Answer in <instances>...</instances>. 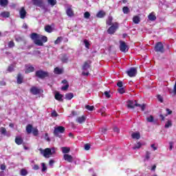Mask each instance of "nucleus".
Wrapping results in <instances>:
<instances>
[{
  "instance_id": "8",
  "label": "nucleus",
  "mask_w": 176,
  "mask_h": 176,
  "mask_svg": "<svg viewBox=\"0 0 176 176\" xmlns=\"http://www.w3.org/2000/svg\"><path fill=\"white\" fill-rule=\"evenodd\" d=\"M126 72L128 76H129L130 78H134V76L137 75V68L131 67L129 69H128Z\"/></svg>"
},
{
  "instance_id": "47",
  "label": "nucleus",
  "mask_w": 176,
  "mask_h": 176,
  "mask_svg": "<svg viewBox=\"0 0 176 176\" xmlns=\"http://www.w3.org/2000/svg\"><path fill=\"white\" fill-rule=\"evenodd\" d=\"M85 108L88 111H94V106L87 105V106H85Z\"/></svg>"
},
{
  "instance_id": "58",
  "label": "nucleus",
  "mask_w": 176,
  "mask_h": 176,
  "mask_svg": "<svg viewBox=\"0 0 176 176\" xmlns=\"http://www.w3.org/2000/svg\"><path fill=\"white\" fill-rule=\"evenodd\" d=\"M167 114L165 115V116H167V115H171L173 113V111L170 110V109H166Z\"/></svg>"
},
{
  "instance_id": "22",
  "label": "nucleus",
  "mask_w": 176,
  "mask_h": 176,
  "mask_svg": "<svg viewBox=\"0 0 176 176\" xmlns=\"http://www.w3.org/2000/svg\"><path fill=\"white\" fill-rule=\"evenodd\" d=\"M55 99L57 100L58 101L63 102V95L60 94V93H56L55 94Z\"/></svg>"
},
{
  "instance_id": "48",
  "label": "nucleus",
  "mask_w": 176,
  "mask_h": 176,
  "mask_svg": "<svg viewBox=\"0 0 176 176\" xmlns=\"http://www.w3.org/2000/svg\"><path fill=\"white\" fill-rule=\"evenodd\" d=\"M61 41H63V38L58 37L57 39L54 42L55 45H58V43H60V42H61Z\"/></svg>"
},
{
  "instance_id": "33",
  "label": "nucleus",
  "mask_w": 176,
  "mask_h": 176,
  "mask_svg": "<svg viewBox=\"0 0 176 176\" xmlns=\"http://www.w3.org/2000/svg\"><path fill=\"white\" fill-rule=\"evenodd\" d=\"M1 16L4 18H8L10 16V13H9V12H3L1 13Z\"/></svg>"
},
{
  "instance_id": "43",
  "label": "nucleus",
  "mask_w": 176,
  "mask_h": 176,
  "mask_svg": "<svg viewBox=\"0 0 176 176\" xmlns=\"http://www.w3.org/2000/svg\"><path fill=\"white\" fill-rule=\"evenodd\" d=\"M112 20H113V18L111 16H109L108 19L107 20V24L108 25H112Z\"/></svg>"
},
{
  "instance_id": "55",
  "label": "nucleus",
  "mask_w": 176,
  "mask_h": 176,
  "mask_svg": "<svg viewBox=\"0 0 176 176\" xmlns=\"http://www.w3.org/2000/svg\"><path fill=\"white\" fill-rule=\"evenodd\" d=\"M104 94L105 97H107V98H111V94H109V92L106 91H104Z\"/></svg>"
},
{
  "instance_id": "14",
  "label": "nucleus",
  "mask_w": 176,
  "mask_h": 176,
  "mask_svg": "<svg viewBox=\"0 0 176 176\" xmlns=\"http://www.w3.org/2000/svg\"><path fill=\"white\" fill-rule=\"evenodd\" d=\"M63 159L66 160V162H68L69 163H72V162H74V157L72 155H69V154H65L63 155Z\"/></svg>"
},
{
  "instance_id": "23",
  "label": "nucleus",
  "mask_w": 176,
  "mask_h": 176,
  "mask_svg": "<svg viewBox=\"0 0 176 176\" xmlns=\"http://www.w3.org/2000/svg\"><path fill=\"white\" fill-rule=\"evenodd\" d=\"M66 13L69 17H72V16H74V11L71 8L67 9Z\"/></svg>"
},
{
  "instance_id": "59",
  "label": "nucleus",
  "mask_w": 176,
  "mask_h": 176,
  "mask_svg": "<svg viewBox=\"0 0 176 176\" xmlns=\"http://www.w3.org/2000/svg\"><path fill=\"white\" fill-rule=\"evenodd\" d=\"M45 138L47 141L50 142V138H49V135L47 134V133H45Z\"/></svg>"
},
{
  "instance_id": "46",
  "label": "nucleus",
  "mask_w": 176,
  "mask_h": 176,
  "mask_svg": "<svg viewBox=\"0 0 176 176\" xmlns=\"http://www.w3.org/2000/svg\"><path fill=\"white\" fill-rule=\"evenodd\" d=\"M0 133L3 135H6V129H5L4 127H1L0 129Z\"/></svg>"
},
{
  "instance_id": "10",
  "label": "nucleus",
  "mask_w": 176,
  "mask_h": 176,
  "mask_svg": "<svg viewBox=\"0 0 176 176\" xmlns=\"http://www.w3.org/2000/svg\"><path fill=\"white\" fill-rule=\"evenodd\" d=\"M30 91L31 94H33V96H36L38 94H41V91H42V90L35 86H33L30 88Z\"/></svg>"
},
{
  "instance_id": "25",
  "label": "nucleus",
  "mask_w": 176,
  "mask_h": 176,
  "mask_svg": "<svg viewBox=\"0 0 176 176\" xmlns=\"http://www.w3.org/2000/svg\"><path fill=\"white\" fill-rule=\"evenodd\" d=\"M148 20H150V21H155V20H156V16H155L153 13L149 14V15L148 16Z\"/></svg>"
},
{
  "instance_id": "53",
  "label": "nucleus",
  "mask_w": 176,
  "mask_h": 176,
  "mask_svg": "<svg viewBox=\"0 0 176 176\" xmlns=\"http://www.w3.org/2000/svg\"><path fill=\"white\" fill-rule=\"evenodd\" d=\"M105 111H107V109H105L104 107L100 109L101 115L102 116H105Z\"/></svg>"
},
{
  "instance_id": "9",
  "label": "nucleus",
  "mask_w": 176,
  "mask_h": 176,
  "mask_svg": "<svg viewBox=\"0 0 176 176\" xmlns=\"http://www.w3.org/2000/svg\"><path fill=\"white\" fill-rule=\"evenodd\" d=\"M118 27H119V25H118V23H115L108 29L107 30L108 34H115Z\"/></svg>"
},
{
  "instance_id": "30",
  "label": "nucleus",
  "mask_w": 176,
  "mask_h": 176,
  "mask_svg": "<svg viewBox=\"0 0 176 176\" xmlns=\"http://www.w3.org/2000/svg\"><path fill=\"white\" fill-rule=\"evenodd\" d=\"M151 152L149 151H146V155H145V159H144V162H148V160H149V159H151Z\"/></svg>"
},
{
  "instance_id": "44",
  "label": "nucleus",
  "mask_w": 176,
  "mask_h": 176,
  "mask_svg": "<svg viewBox=\"0 0 176 176\" xmlns=\"http://www.w3.org/2000/svg\"><path fill=\"white\" fill-rule=\"evenodd\" d=\"M84 44L85 45V47H87V49H90V43H89V41L87 40H84Z\"/></svg>"
},
{
  "instance_id": "29",
  "label": "nucleus",
  "mask_w": 176,
  "mask_h": 176,
  "mask_svg": "<svg viewBox=\"0 0 176 176\" xmlns=\"http://www.w3.org/2000/svg\"><path fill=\"white\" fill-rule=\"evenodd\" d=\"M9 1L8 0H0L1 6H8Z\"/></svg>"
},
{
  "instance_id": "4",
  "label": "nucleus",
  "mask_w": 176,
  "mask_h": 176,
  "mask_svg": "<svg viewBox=\"0 0 176 176\" xmlns=\"http://www.w3.org/2000/svg\"><path fill=\"white\" fill-rule=\"evenodd\" d=\"M32 3L34 6H38V8H41L45 12H47V7L45 6V2L43 0H32Z\"/></svg>"
},
{
  "instance_id": "27",
  "label": "nucleus",
  "mask_w": 176,
  "mask_h": 176,
  "mask_svg": "<svg viewBox=\"0 0 176 176\" xmlns=\"http://www.w3.org/2000/svg\"><path fill=\"white\" fill-rule=\"evenodd\" d=\"M60 60L63 63H68V56L66 54H63Z\"/></svg>"
},
{
  "instance_id": "24",
  "label": "nucleus",
  "mask_w": 176,
  "mask_h": 176,
  "mask_svg": "<svg viewBox=\"0 0 176 176\" xmlns=\"http://www.w3.org/2000/svg\"><path fill=\"white\" fill-rule=\"evenodd\" d=\"M133 21L135 24H139L140 21H141V19L138 16H135L133 18Z\"/></svg>"
},
{
  "instance_id": "40",
  "label": "nucleus",
  "mask_w": 176,
  "mask_h": 176,
  "mask_svg": "<svg viewBox=\"0 0 176 176\" xmlns=\"http://www.w3.org/2000/svg\"><path fill=\"white\" fill-rule=\"evenodd\" d=\"M153 120H155V118H153V116H150L149 117L146 118V121L148 122L149 123L153 122Z\"/></svg>"
},
{
  "instance_id": "42",
  "label": "nucleus",
  "mask_w": 176,
  "mask_h": 176,
  "mask_svg": "<svg viewBox=\"0 0 176 176\" xmlns=\"http://www.w3.org/2000/svg\"><path fill=\"white\" fill-rule=\"evenodd\" d=\"M45 31L46 32H49V33H50V32H52V26H50V25H46L45 27Z\"/></svg>"
},
{
  "instance_id": "19",
  "label": "nucleus",
  "mask_w": 176,
  "mask_h": 176,
  "mask_svg": "<svg viewBox=\"0 0 176 176\" xmlns=\"http://www.w3.org/2000/svg\"><path fill=\"white\" fill-rule=\"evenodd\" d=\"M33 129H34V127L30 124L26 126V131L28 134H31V133H32Z\"/></svg>"
},
{
  "instance_id": "34",
  "label": "nucleus",
  "mask_w": 176,
  "mask_h": 176,
  "mask_svg": "<svg viewBox=\"0 0 176 176\" xmlns=\"http://www.w3.org/2000/svg\"><path fill=\"white\" fill-rule=\"evenodd\" d=\"M141 146H142V144L140 142H138L136 144H135V146L133 147V149L135 150V149H140V148H141Z\"/></svg>"
},
{
  "instance_id": "15",
  "label": "nucleus",
  "mask_w": 176,
  "mask_h": 176,
  "mask_svg": "<svg viewBox=\"0 0 176 176\" xmlns=\"http://www.w3.org/2000/svg\"><path fill=\"white\" fill-rule=\"evenodd\" d=\"M107 13H105V11L104 10H100L96 14V17L98 19H104Z\"/></svg>"
},
{
  "instance_id": "49",
  "label": "nucleus",
  "mask_w": 176,
  "mask_h": 176,
  "mask_svg": "<svg viewBox=\"0 0 176 176\" xmlns=\"http://www.w3.org/2000/svg\"><path fill=\"white\" fill-rule=\"evenodd\" d=\"M85 19H90V12H86L84 13Z\"/></svg>"
},
{
  "instance_id": "18",
  "label": "nucleus",
  "mask_w": 176,
  "mask_h": 176,
  "mask_svg": "<svg viewBox=\"0 0 176 176\" xmlns=\"http://www.w3.org/2000/svg\"><path fill=\"white\" fill-rule=\"evenodd\" d=\"M23 79H24V76H23V75L21 74H19L17 75V79H16V82H17L18 85H21L23 83Z\"/></svg>"
},
{
  "instance_id": "51",
  "label": "nucleus",
  "mask_w": 176,
  "mask_h": 176,
  "mask_svg": "<svg viewBox=\"0 0 176 176\" xmlns=\"http://www.w3.org/2000/svg\"><path fill=\"white\" fill-rule=\"evenodd\" d=\"M42 166V171H46V170H47V167H46V164L45 163H42L41 164Z\"/></svg>"
},
{
  "instance_id": "50",
  "label": "nucleus",
  "mask_w": 176,
  "mask_h": 176,
  "mask_svg": "<svg viewBox=\"0 0 176 176\" xmlns=\"http://www.w3.org/2000/svg\"><path fill=\"white\" fill-rule=\"evenodd\" d=\"M125 92L126 91H124V88L121 87L118 89V93H120V94H124Z\"/></svg>"
},
{
  "instance_id": "56",
  "label": "nucleus",
  "mask_w": 176,
  "mask_h": 176,
  "mask_svg": "<svg viewBox=\"0 0 176 176\" xmlns=\"http://www.w3.org/2000/svg\"><path fill=\"white\" fill-rule=\"evenodd\" d=\"M85 151H90V144H86L85 145Z\"/></svg>"
},
{
  "instance_id": "60",
  "label": "nucleus",
  "mask_w": 176,
  "mask_h": 176,
  "mask_svg": "<svg viewBox=\"0 0 176 176\" xmlns=\"http://www.w3.org/2000/svg\"><path fill=\"white\" fill-rule=\"evenodd\" d=\"M157 98H158V101H160V102H163V97H162V96L158 95Z\"/></svg>"
},
{
  "instance_id": "52",
  "label": "nucleus",
  "mask_w": 176,
  "mask_h": 176,
  "mask_svg": "<svg viewBox=\"0 0 176 176\" xmlns=\"http://www.w3.org/2000/svg\"><path fill=\"white\" fill-rule=\"evenodd\" d=\"M8 47H10V48L14 47V42L10 41L8 43Z\"/></svg>"
},
{
  "instance_id": "54",
  "label": "nucleus",
  "mask_w": 176,
  "mask_h": 176,
  "mask_svg": "<svg viewBox=\"0 0 176 176\" xmlns=\"http://www.w3.org/2000/svg\"><path fill=\"white\" fill-rule=\"evenodd\" d=\"M117 86H118V87H120V88L123 87V82H122V81H118V82H117Z\"/></svg>"
},
{
  "instance_id": "39",
  "label": "nucleus",
  "mask_w": 176,
  "mask_h": 176,
  "mask_svg": "<svg viewBox=\"0 0 176 176\" xmlns=\"http://www.w3.org/2000/svg\"><path fill=\"white\" fill-rule=\"evenodd\" d=\"M15 41H16V42H23V41H24V37H21L19 36H15Z\"/></svg>"
},
{
  "instance_id": "41",
  "label": "nucleus",
  "mask_w": 176,
  "mask_h": 176,
  "mask_svg": "<svg viewBox=\"0 0 176 176\" xmlns=\"http://www.w3.org/2000/svg\"><path fill=\"white\" fill-rule=\"evenodd\" d=\"M173 126V122L171 120H168L166 124H165V129H168V127H171Z\"/></svg>"
},
{
  "instance_id": "62",
  "label": "nucleus",
  "mask_w": 176,
  "mask_h": 176,
  "mask_svg": "<svg viewBox=\"0 0 176 176\" xmlns=\"http://www.w3.org/2000/svg\"><path fill=\"white\" fill-rule=\"evenodd\" d=\"M107 131V129L106 128L101 129V133H102L103 134H105Z\"/></svg>"
},
{
  "instance_id": "5",
  "label": "nucleus",
  "mask_w": 176,
  "mask_h": 176,
  "mask_svg": "<svg viewBox=\"0 0 176 176\" xmlns=\"http://www.w3.org/2000/svg\"><path fill=\"white\" fill-rule=\"evenodd\" d=\"M35 75L39 79H45V78L49 76V73L43 70H38L36 72Z\"/></svg>"
},
{
  "instance_id": "1",
  "label": "nucleus",
  "mask_w": 176,
  "mask_h": 176,
  "mask_svg": "<svg viewBox=\"0 0 176 176\" xmlns=\"http://www.w3.org/2000/svg\"><path fill=\"white\" fill-rule=\"evenodd\" d=\"M30 38L35 45L37 46H43V43L47 42V37L43 35L38 34L37 33H32Z\"/></svg>"
},
{
  "instance_id": "21",
  "label": "nucleus",
  "mask_w": 176,
  "mask_h": 176,
  "mask_svg": "<svg viewBox=\"0 0 176 176\" xmlns=\"http://www.w3.org/2000/svg\"><path fill=\"white\" fill-rule=\"evenodd\" d=\"M54 74L56 75H61L63 72H64V70L63 69H60L58 67H56L54 70Z\"/></svg>"
},
{
  "instance_id": "12",
  "label": "nucleus",
  "mask_w": 176,
  "mask_h": 176,
  "mask_svg": "<svg viewBox=\"0 0 176 176\" xmlns=\"http://www.w3.org/2000/svg\"><path fill=\"white\" fill-rule=\"evenodd\" d=\"M120 50L121 52H125L126 50L127 51V45L124 41H120Z\"/></svg>"
},
{
  "instance_id": "3",
  "label": "nucleus",
  "mask_w": 176,
  "mask_h": 176,
  "mask_svg": "<svg viewBox=\"0 0 176 176\" xmlns=\"http://www.w3.org/2000/svg\"><path fill=\"white\" fill-rule=\"evenodd\" d=\"M135 107H139L142 111H145V104H140L137 103V100H129L127 102V108L133 109Z\"/></svg>"
},
{
  "instance_id": "63",
  "label": "nucleus",
  "mask_w": 176,
  "mask_h": 176,
  "mask_svg": "<svg viewBox=\"0 0 176 176\" xmlns=\"http://www.w3.org/2000/svg\"><path fill=\"white\" fill-rule=\"evenodd\" d=\"M49 164L50 166H51V167L53 166V164H54V160H50Z\"/></svg>"
},
{
  "instance_id": "38",
  "label": "nucleus",
  "mask_w": 176,
  "mask_h": 176,
  "mask_svg": "<svg viewBox=\"0 0 176 176\" xmlns=\"http://www.w3.org/2000/svg\"><path fill=\"white\" fill-rule=\"evenodd\" d=\"M7 71L8 72H13V71H14V65H10V66H8Z\"/></svg>"
},
{
  "instance_id": "37",
  "label": "nucleus",
  "mask_w": 176,
  "mask_h": 176,
  "mask_svg": "<svg viewBox=\"0 0 176 176\" xmlns=\"http://www.w3.org/2000/svg\"><path fill=\"white\" fill-rule=\"evenodd\" d=\"M28 174V172L27 171V170L23 168L21 170V172H20V175H22V176H25Z\"/></svg>"
},
{
  "instance_id": "20",
  "label": "nucleus",
  "mask_w": 176,
  "mask_h": 176,
  "mask_svg": "<svg viewBox=\"0 0 176 176\" xmlns=\"http://www.w3.org/2000/svg\"><path fill=\"white\" fill-rule=\"evenodd\" d=\"M131 137L133 140H140V138H141V135L139 132L133 133H132Z\"/></svg>"
},
{
  "instance_id": "57",
  "label": "nucleus",
  "mask_w": 176,
  "mask_h": 176,
  "mask_svg": "<svg viewBox=\"0 0 176 176\" xmlns=\"http://www.w3.org/2000/svg\"><path fill=\"white\" fill-rule=\"evenodd\" d=\"M69 85L67 84V85H66L62 87L61 89H62V90H64V91L68 90V88H69Z\"/></svg>"
},
{
  "instance_id": "11",
  "label": "nucleus",
  "mask_w": 176,
  "mask_h": 176,
  "mask_svg": "<svg viewBox=\"0 0 176 176\" xmlns=\"http://www.w3.org/2000/svg\"><path fill=\"white\" fill-rule=\"evenodd\" d=\"M25 74H30L35 71V67H34V66H32L31 64L25 65Z\"/></svg>"
},
{
  "instance_id": "26",
  "label": "nucleus",
  "mask_w": 176,
  "mask_h": 176,
  "mask_svg": "<svg viewBox=\"0 0 176 176\" xmlns=\"http://www.w3.org/2000/svg\"><path fill=\"white\" fill-rule=\"evenodd\" d=\"M66 100H72L74 98V94L73 93H68L65 94Z\"/></svg>"
},
{
  "instance_id": "16",
  "label": "nucleus",
  "mask_w": 176,
  "mask_h": 176,
  "mask_svg": "<svg viewBox=\"0 0 176 176\" xmlns=\"http://www.w3.org/2000/svg\"><path fill=\"white\" fill-rule=\"evenodd\" d=\"M76 122L80 124H82V123H85L86 122V116H82L81 117H78L76 118Z\"/></svg>"
},
{
  "instance_id": "13",
  "label": "nucleus",
  "mask_w": 176,
  "mask_h": 176,
  "mask_svg": "<svg viewBox=\"0 0 176 176\" xmlns=\"http://www.w3.org/2000/svg\"><path fill=\"white\" fill-rule=\"evenodd\" d=\"M19 15L21 19H25V16H27V11H25V8H24V7H22L19 10Z\"/></svg>"
},
{
  "instance_id": "31",
  "label": "nucleus",
  "mask_w": 176,
  "mask_h": 176,
  "mask_svg": "<svg viewBox=\"0 0 176 176\" xmlns=\"http://www.w3.org/2000/svg\"><path fill=\"white\" fill-rule=\"evenodd\" d=\"M15 142L17 145H21L23 144V139L21 138H16Z\"/></svg>"
},
{
  "instance_id": "36",
  "label": "nucleus",
  "mask_w": 176,
  "mask_h": 176,
  "mask_svg": "<svg viewBox=\"0 0 176 176\" xmlns=\"http://www.w3.org/2000/svg\"><path fill=\"white\" fill-rule=\"evenodd\" d=\"M49 5L54 6L57 3V0H47Z\"/></svg>"
},
{
  "instance_id": "61",
  "label": "nucleus",
  "mask_w": 176,
  "mask_h": 176,
  "mask_svg": "<svg viewBox=\"0 0 176 176\" xmlns=\"http://www.w3.org/2000/svg\"><path fill=\"white\" fill-rule=\"evenodd\" d=\"M173 93L174 96H176V81H175V85H174Z\"/></svg>"
},
{
  "instance_id": "6",
  "label": "nucleus",
  "mask_w": 176,
  "mask_h": 176,
  "mask_svg": "<svg viewBox=\"0 0 176 176\" xmlns=\"http://www.w3.org/2000/svg\"><path fill=\"white\" fill-rule=\"evenodd\" d=\"M154 50L155 52L163 54L164 53V45H163L162 42H158L155 44Z\"/></svg>"
},
{
  "instance_id": "28",
  "label": "nucleus",
  "mask_w": 176,
  "mask_h": 176,
  "mask_svg": "<svg viewBox=\"0 0 176 176\" xmlns=\"http://www.w3.org/2000/svg\"><path fill=\"white\" fill-rule=\"evenodd\" d=\"M62 152L63 153H69L71 148L69 147H62Z\"/></svg>"
},
{
  "instance_id": "64",
  "label": "nucleus",
  "mask_w": 176,
  "mask_h": 176,
  "mask_svg": "<svg viewBox=\"0 0 176 176\" xmlns=\"http://www.w3.org/2000/svg\"><path fill=\"white\" fill-rule=\"evenodd\" d=\"M113 131H115V133H119L120 130H119V128L118 127H114L113 128Z\"/></svg>"
},
{
  "instance_id": "2",
  "label": "nucleus",
  "mask_w": 176,
  "mask_h": 176,
  "mask_svg": "<svg viewBox=\"0 0 176 176\" xmlns=\"http://www.w3.org/2000/svg\"><path fill=\"white\" fill-rule=\"evenodd\" d=\"M40 153L44 156V157L49 158L52 155L56 154V148H47L45 149L39 148Z\"/></svg>"
},
{
  "instance_id": "17",
  "label": "nucleus",
  "mask_w": 176,
  "mask_h": 176,
  "mask_svg": "<svg viewBox=\"0 0 176 176\" xmlns=\"http://www.w3.org/2000/svg\"><path fill=\"white\" fill-rule=\"evenodd\" d=\"M90 64H91V61H90V60H87V61L85 62V63L82 66V69L84 71H87V69H89V68H90Z\"/></svg>"
},
{
  "instance_id": "45",
  "label": "nucleus",
  "mask_w": 176,
  "mask_h": 176,
  "mask_svg": "<svg viewBox=\"0 0 176 176\" xmlns=\"http://www.w3.org/2000/svg\"><path fill=\"white\" fill-rule=\"evenodd\" d=\"M52 118H57L58 116V113H57V111L56 110H54L51 113Z\"/></svg>"
},
{
  "instance_id": "32",
  "label": "nucleus",
  "mask_w": 176,
  "mask_h": 176,
  "mask_svg": "<svg viewBox=\"0 0 176 176\" xmlns=\"http://www.w3.org/2000/svg\"><path fill=\"white\" fill-rule=\"evenodd\" d=\"M122 12L124 14H127L130 13V8H129L127 6L123 7Z\"/></svg>"
},
{
  "instance_id": "7",
  "label": "nucleus",
  "mask_w": 176,
  "mask_h": 176,
  "mask_svg": "<svg viewBox=\"0 0 176 176\" xmlns=\"http://www.w3.org/2000/svg\"><path fill=\"white\" fill-rule=\"evenodd\" d=\"M64 131H65V128H64V126H60L56 128H54V135H55V137H59L60 138L61 137L60 134L64 133Z\"/></svg>"
},
{
  "instance_id": "35",
  "label": "nucleus",
  "mask_w": 176,
  "mask_h": 176,
  "mask_svg": "<svg viewBox=\"0 0 176 176\" xmlns=\"http://www.w3.org/2000/svg\"><path fill=\"white\" fill-rule=\"evenodd\" d=\"M32 133L33 134V135H38L39 134V131H38L37 128H33Z\"/></svg>"
}]
</instances>
